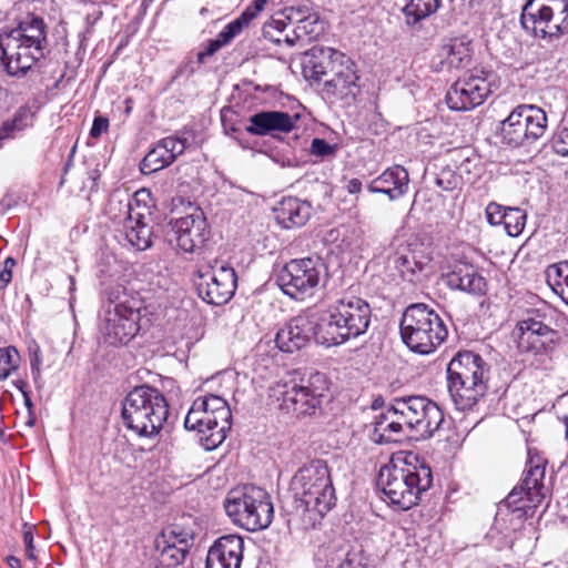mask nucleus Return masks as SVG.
I'll return each mask as SVG.
<instances>
[{
	"label": "nucleus",
	"instance_id": "f8f14e48",
	"mask_svg": "<svg viewBox=\"0 0 568 568\" xmlns=\"http://www.w3.org/2000/svg\"><path fill=\"white\" fill-rule=\"evenodd\" d=\"M327 277V266L320 257L292 260L276 276L283 293L293 300L313 295L320 283Z\"/></svg>",
	"mask_w": 568,
	"mask_h": 568
},
{
	"label": "nucleus",
	"instance_id": "a18cd8bd",
	"mask_svg": "<svg viewBox=\"0 0 568 568\" xmlns=\"http://www.w3.org/2000/svg\"><path fill=\"white\" fill-rule=\"evenodd\" d=\"M550 146L558 155L568 156V126H562L554 133Z\"/></svg>",
	"mask_w": 568,
	"mask_h": 568
},
{
	"label": "nucleus",
	"instance_id": "cd10ccee",
	"mask_svg": "<svg viewBox=\"0 0 568 568\" xmlns=\"http://www.w3.org/2000/svg\"><path fill=\"white\" fill-rule=\"evenodd\" d=\"M450 290H458L473 295H483L486 292V280L477 267L469 263H458L444 276Z\"/></svg>",
	"mask_w": 568,
	"mask_h": 568
},
{
	"label": "nucleus",
	"instance_id": "49530a36",
	"mask_svg": "<svg viewBox=\"0 0 568 568\" xmlns=\"http://www.w3.org/2000/svg\"><path fill=\"white\" fill-rule=\"evenodd\" d=\"M436 185L444 191H454L460 184V176L449 169H444L436 178Z\"/></svg>",
	"mask_w": 568,
	"mask_h": 568
},
{
	"label": "nucleus",
	"instance_id": "a211bd4d",
	"mask_svg": "<svg viewBox=\"0 0 568 568\" xmlns=\"http://www.w3.org/2000/svg\"><path fill=\"white\" fill-rule=\"evenodd\" d=\"M321 325V316L298 314L278 329L275 336L276 346L282 352L294 353L307 346L312 338L325 346V341L320 335Z\"/></svg>",
	"mask_w": 568,
	"mask_h": 568
},
{
	"label": "nucleus",
	"instance_id": "72a5a7b5",
	"mask_svg": "<svg viewBox=\"0 0 568 568\" xmlns=\"http://www.w3.org/2000/svg\"><path fill=\"white\" fill-rule=\"evenodd\" d=\"M388 265L398 271L400 277L413 283L417 273L424 270L425 264L417 260L416 253L409 245H400L389 254L387 258Z\"/></svg>",
	"mask_w": 568,
	"mask_h": 568
},
{
	"label": "nucleus",
	"instance_id": "e2e57ef3",
	"mask_svg": "<svg viewBox=\"0 0 568 568\" xmlns=\"http://www.w3.org/2000/svg\"><path fill=\"white\" fill-rule=\"evenodd\" d=\"M109 120L103 116H97L93 120L92 128L90 130L91 138H99L103 132L108 131Z\"/></svg>",
	"mask_w": 568,
	"mask_h": 568
},
{
	"label": "nucleus",
	"instance_id": "c85d7f7f",
	"mask_svg": "<svg viewBox=\"0 0 568 568\" xmlns=\"http://www.w3.org/2000/svg\"><path fill=\"white\" fill-rule=\"evenodd\" d=\"M470 43L466 37L444 38L437 53L440 63L438 70L467 67L471 60Z\"/></svg>",
	"mask_w": 568,
	"mask_h": 568
},
{
	"label": "nucleus",
	"instance_id": "ea45409f",
	"mask_svg": "<svg viewBox=\"0 0 568 568\" xmlns=\"http://www.w3.org/2000/svg\"><path fill=\"white\" fill-rule=\"evenodd\" d=\"M550 10H552L550 41H552L568 34V0H550Z\"/></svg>",
	"mask_w": 568,
	"mask_h": 568
},
{
	"label": "nucleus",
	"instance_id": "1a4fd4ad",
	"mask_svg": "<svg viewBox=\"0 0 568 568\" xmlns=\"http://www.w3.org/2000/svg\"><path fill=\"white\" fill-rule=\"evenodd\" d=\"M328 389V381L324 373L306 371L301 384L277 383L272 387V395L281 400L278 408L287 414L311 416L321 408L322 399Z\"/></svg>",
	"mask_w": 568,
	"mask_h": 568
},
{
	"label": "nucleus",
	"instance_id": "09e8293b",
	"mask_svg": "<svg viewBox=\"0 0 568 568\" xmlns=\"http://www.w3.org/2000/svg\"><path fill=\"white\" fill-rule=\"evenodd\" d=\"M196 407H203L213 414L230 406L224 398L210 394L207 396L196 398Z\"/></svg>",
	"mask_w": 568,
	"mask_h": 568
},
{
	"label": "nucleus",
	"instance_id": "58836bf2",
	"mask_svg": "<svg viewBox=\"0 0 568 568\" xmlns=\"http://www.w3.org/2000/svg\"><path fill=\"white\" fill-rule=\"evenodd\" d=\"M323 31L324 26L317 13L313 12L311 8L305 6V17L297 26H295L293 33L296 38H302L303 41H312L317 39Z\"/></svg>",
	"mask_w": 568,
	"mask_h": 568
},
{
	"label": "nucleus",
	"instance_id": "8fccbe9b",
	"mask_svg": "<svg viewBox=\"0 0 568 568\" xmlns=\"http://www.w3.org/2000/svg\"><path fill=\"white\" fill-rule=\"evenodd\" d=\"M202 409L204 408L202 407ZM201 420V407H196L195 399L185 416L184 426L186 429L197 430L199 433L204 435V428H202Z\"/></svg>",
	"mask_w": 568,
	"mask_h": 568
},
{
	"label": "nucleus",
	"instance_id": "0e129e2a",
	"mask_svg": "<svg viewBox=\"0 0 568 568\" xmlns=\"http://www.w3.org/2000/svg\"><path fill=\"white\" fill-rule=\"evenodd\" d=\"M201 420L202 428H204V435L206 436V433L214 432V427L216 426V422H212V413L209 409H202L201 408Z\"/></svg>",
	"mask_w": 568,
	"mask_h": 568
},
{
	"label": "nucleus",
	"instance_id": "7ed1b4c3",
	"mask_svg": "<svg viewBox=\"0 0 568 568\" xmlns=\"http://www.w3.org/2000/svg\"><path fill=\"white\" fill-rule=\"evenodd\" d=\"M295 509L323 518L335 505L336 494L325 460L314 459L297 469L291 480Z\"/></svg>",
	"mask_w": 568,
	"mask_h": 568
},
{
	"label": "nucleus",
	"instance_id": "6e6d98bb",
	"mask_svg": "<svg viewBox=\"0 0 568 568\" xmlns=\"http://www.w3.org/2000/svg\"><path fill=\"white\" fill-rule=\"evenodd\" d=\"M555 273L557 278L564 280V285H561L559 282H556V285L558 287H568V261H562L557 264L550 265L547 271V276L550 280L551 273Z\"/></svg>",
	"mask_w": 568,
	"mask_h": 568
},
{
	"label": "nucleus",
	"instance_id": "4d7b16f0",
	"mask_svg": "<svg viewBox=\"0 0 568 568\" xmlns=\"http://www.w3.org/2000/svg\"><path fill=\"white\" fill-rule=\"evenodd\" d=\"M286 21L284 19H272L270 22L265 23L263 27V36L267 39H270L273 42L280 43L281 40L273 37L272 31H284L286 28Z\"/></svg>",
	"mask_w": 568,
	"mask_h": 568
},
{
	"label": "nucleus",
	"instance_id": "4468645a",
	"mask_svg": "<svg viewBox=\"0 0 568 568\" xmlns=\"http://www.w3.org/2000/svg\"><path fill=\"white\" fill-rule=\"evenodd\" d=\"M493 73L473 70L458 79L446 94V103L455 111H469L481 105L491 93Z\"/></svg>",
	"mask_w": 568,
	"mask_h": 568
},
{
	"label": "nucleus",
	"instance_id": "39448f33",
	"mask_svg": "<svg viewBox=\"0 0 568 568\" xmlns=\"http://www.w3.org/2000/svg\"><path fill=\"white\" fill-rule=\"evenodd\" d=\"M399 329L403 342L413 352L423 355L433 353L448 335L442 317L423 303L406 307Z\"/></svg>",
	"mask_w": 568,
	"mask_h": 568
},
{
	"label": "nucleus",
	"instance_id": "a19ab883",
	"mask_svg": "<svg viewBox=\"0 0 568 568\" xmlns=\"http://www.w3.org/2000/svg\"><path fill=\"white\" fill-rule=\"evenodd\" d=\"M526 213L519 207H507L504 213V227L509 236H518L526 224Z\"/></svg>",
	"mask_w": 568,
	"mask_h": 568
},
{
	"label": "nucleus",
	"instance_id": "20e7f679",
	"mask_svg": "<svg viewBox=\"0 0 568 568\" xmlns=\"http://www.w3.org/2000/svg\"><path fill=\"white\" fill-rule=\"evenodd\" d=\"M121 414L129 429L141 437H153L169 417V404L158 388L141 385L125 396Z\"/></svg>",
	"mask_w": 568,
	"mask_h": 568
},
{
	"label": "nucleus",
	"instance_id": "4c0bfd02",
	"mask_svg": "<svg viewBox=\"0 0 568 568\" xmlns=\"http://www.w3.org/2000/svg\"><path fill=\"white\" fill-rule=\"evenodd\" d=\"M34 112L29 105L20 106L12 119L7 120L0 128V140L11 138L16 132H20L32 125Z\"/></svg>",
	"mask_w": 568,
	"mask_h": 568
},
{
	"label": "nucleus",
	"instance_id": "6ab92c4d",
	"mask_svg": "<svg viewBox=\"0 0 568 568\" xmlns=\"http://www.w3.org/2000/svg\"><path fill=\"white\" fill-rule=\"evenodd\" d=\"M336 58L341 62L334 64L333 73L324 80L321 92L331 103L345 101L346 104H351L359 93L356 65L345 53H335Z\"/></svg>",
	"mask_w": 568,
	"mask_h": 568
},
{
	"label": "nucleus",
	"instance_id": "f3484780",
	"mask_svg": "<svg viewBox=\"0 0 568 568\" xmlns=\"http://www.w3.org/2000/svg\"><path fill=\"white\" fill-rule=\"evenodd\" d=\"M236 286L237 276L231 266H209L204 271H199L197 294L207 304L227 303L234 295Z\"/></svg>",
	"mask_w": 568,
	"mask_h": 568
},
{
	"label": "nucleus",
	"instance_id": "79ce46f5",
	"mask_svg": "<svg viewBox=\"0 0 568 568\" xmlns=\"http://www.w3.org/2000/svg\"><path fill=\"white\" fill-rule=\"evenodd\" d=\"M19 362L20 355L14 347L0 348V379H6L12 371L17 369Z\"/></svg>",
	"mask_w": 568,
	"mask_h": 568
},
{
	"label": "nucleus",
	"instance_id": "473e14b6",
	"mask_svg": "<svg viewBox=\"0 0 568 568\" xmlns=\"http://www.w3.org/2000/svg\"><path fill=\"white\" fill-rule=\"evenodd\" d=\"M335 53L342 52L331 47L314 49L312 58L304 67L305 77L315 82L324 83L325 77L333 73L334 64L341 62L339 59H335Z\"/></svg>",
	"mask_w": 568,
	"mask_h": 568
},
{
	"label": "nucleus",
	"instance_id": "603ef678",
	"mask_svg": "<svg viewBox=\"0 0 568 568\" xmlns=\"http://www.w3.org/2000/svg\"><path fill=\"white\" fill-rule=\"evenodd\" d=\"M325 568H366L362 562V557L358 552L348 551L343 559L337 562L332 561Z\"/></svg>",
	"mask_w": 568,
	"mask_h": 568
},
{
	"label": "nucleus",
	"instance_id": "9b49d317",
	"mask_svg": "<svg viewBox=\"0 0 568 568\" xmlns=\"http://www.w3.org/2000/svg\"><path fill=\"white\" fill-rule=\"evenodd\" d=\"M546 112L534 104H520L501 121V142L510 148L530 149L547 130Z\"/></svg>",
	"mask_w": 568,
	"mask_h": 568
},
{
	"label": "nucleus",
	"instance_id": "aec40b11",
	"mask_svg": "<svg viewBox=\"0 0 568 568\" xmlns=\"http://www.w3.org/2000/svg\"><path fill=\"white\" fill-rule=\"evenodd\" d=\"M193 539V535L180 526H168L154 538V556L166 568L178 567L184 562Z\"/></svg>",
	"mask_w": 568,
	"mask_h": 568
},
{
	"label": "nucleus",
	"instance_id": "393cba45",
	"mask_svg": "<svg viewBox=\"0 0 568 568\" xmlns=\"http://www.w3.org/2000/svg\"><path fill=\"white\" fill-rule=\"evenodd\" d=\"M298 116L283 111H260L248 118L246 132L257 136H276V132L288 133L295 128Z\"/></svg>",
	"mask_w": 568,
	"mask_h": 568
},
{
	"label": "nucleus",
	"instance_id": "0eeeda50",
	"mask_svg": "<svg viewBox=\"0 0 568 568\" xmlns=\"http://www.w3.org/2000/svg\"><path fill=\"white\" fill-rule=\"evenodd\" d=\"M528 455L523 480L513 488L504 503L514 531L517 529V524L520 525L525 519L532 517L547 493L544 486L545 462L538 455H531L530 450Z\"/></svg>",
	"mask_w": 568,
	"mask_h": 568
},
{
	"label": "nucleus",
	"instance_id": "ddd939ff",
	"mask_svg": "<svg viewBox=\"0 0 568 568\" xmlns=\"http://www.w3.org/2000/svg\"><path fill=\"white\" fill-rule=\"evenodd\" d=\"M399 418H403L407 436L427 439L439 429L444 414L438 405L424 396L397 398Z\"/></svg>",
	"mask_w": 568,
	"mask_h": 568
},
{
	"label": "nucleus",
	"instance_id": "774afa93",
	"mask_svg": "<svg viewBox=\"0 0 568 568\" xmlns=\"http://www.w3.org/2000/svg\"><path fill=\"white\" fill-rule=\"evenodd\" d=\"M22 396H23L24 406L27 407L28 413L34 412V405L32 403L30 392L28 389H22Z\"/></svg>",
	"mask_w": 568,
	"mask_h": 568
},
{
	"label": "nucleus",
	"instance_id": "4be33fe9",
	"mask_svg": "<svg viewBox=\"0 0 568 568\" xmlns=\"http://www.w3.org/2000/svg\"><path fill=\"white\" fill-rule=\"evenodd\" d=\"M189 146L186 138L170 135L160 140L140 163L143 174H151L171 165Z\"/></svg>",
	"mask_w": 568,
	"mask_h": 568
},
{
	"label": "nucleus",
	"instance_id": "423d86ee",
	"mask_svg": "<svg viewBox=\"0 0 568 568\" xmlns=\"http://www.w3.org/2000/svg\"><path fill=\"white\" fill-rule=\"evenodd\" d=\"M223 506L232 523L248 531L266 529L274 518L271 496L255 485L230 490Z\"/></svg>",
	"mask_w": 568,
	"mask_h": 568
},
{
	"label": "nucleus",
	"instance_id": "f704fd0d",
	"mask_svg": "<svg viewBox=\"0 0 568 568\" xmlns=\"http://www.w3.org/2000/svg\"><path fill=\"white\" fill-rule=\"evenodd\" d=\"M443 0H409L403 9L405 24L413 30H420V22L436 13Z\"/></svg>",
	"mask_w": 568,
	"mask_h": 568
},
{
	"label": "nucleus",
	"instance_id": "c9c22d12",
	"mask_svg": "<svg viewBox=\"0 0 568 568\" xmlns=\"http://www.w3.org/2000/svg\"><path fill=\"white\" fill-rule=\"evenodd\" d=\"M216 422V426L214 427V432L207 434L205 437H202L201 440H204L203 445L205 449L211 450L221 445L226 438V433L231 429V420L232 413L231 408L226 407L216 413L212 414V422Z\"/></svg>",
	"mask_w": 568,
	"mask_h": 568
},
{
	"label": "nucleus",
	"instance_id": "338daca9",
	"mask_svg": "<svg viewBox=\"0 0 568 568\" xmlns=\"http://www.w3.org/2000/svg\"><path fill=\"white\" fill-rule=\"evenodd\" d=\"M346 190L351 194H356L362 191V182L358 179H352L346 184Z\"/></svg>",
	"mask_w": 568,
	"mask_h": 568
},
{
	"label": "nucleus",
	"instance_id": "7c9ffc66",
	"mask_svg": "<svg viewBox=\"0 0 568 568\" xmlns=\"http://www.w3.org/2000/svg\"><path fill=\"white\" fill-rule=\"evenodd\" d=\"M311 214V204L297 197H284L275 207L276 221L284 229L303 226Z\"/></svg>",
	"mask_w": 568,
	"mask_h": 568
},
{
	"label": "nucleus",
	"instance_id": "c03bdc74",
	"mask_svg": "<svg viewBox=\"0 0 568 568\" xmlns=\"http://www.w3.org/2000/svg\"><path fill=\"white\" fill-rule=\"evenodd\" d=\"M244 27L241 22L235 19L227 23L216 36V41L221 44V47H225L230 44L233 39L239 36L243 31Z\"/></svg>",
	"mask_w": 568,
	"mask_h": 568
},
{
	"label": "nucleus",
	"instance_id": "052dcab7",
	"mask_svg": "<svg viewBox=\"0 0 568 568\" xmlns=\"http://www.w3.org/2000/svg\"><path fill=\"white\" fill-rule=\"evenodd\" d=\"M221 44L216 41V39H211L207 42V45L204 50L199 51L196 54V60L200 64L205 63L209 57H212L215 52L222 49Z\"/></svg>",
	"mask_w": 568,
	"mask_h": 568
},
{
	"label": "nucleus",
	"instance_id": "de8ad7c7",
	"mask_svg": "<svg viewBox=\"0 0 568 568\" xmlns=\"http://www.w3.org/2000/svg\"><path fill=\"white\" fill-rule=\"evenodd\" d=\"M337 146L332 145L326 142L324 139L315 138L312 140L310 153L314 156L326 159L329 156H334L336 153Z\"/></svg>",
	"mask_w": 568,
	"mask_h": 568
},
{
	"label": "nucleus",
	"instance_id": "bb28decb",
	"mask_svg": "<svg viewBox=\"0 0 568 568\" xmlns=\"http://www.w3.org/2000/svg\"><path fill=\"white\" fill-rule=\"evenodd\" d=\"M447 378L459 385L465 379L488 378L489 367L485 361L474 352H459L447 366Z\"/></svg>",
	"mask_w": 568,
	"mask_h": 568
},
{
	"label": "nucleus",
	"instance_id": "5fc2aeb1",
	"mask_svg": "<svg viewBox=\"0 0 568 568\" xmlns=\"http://www.w3.org/2000/svg\"><path fill=\"white\" fill-rule=\"evenodd\" d=\"M507 212V207L490 202L486 207L487 221L491 225L504 224V213Z\"/></svg>",
	"mask_w": 568,
	"mask_h": 568
},
{
	"label": "nucleus",
	"instance_id": "2f4dec72",
	"mask_svg": "<svg viewBox=\"0 0 568 568\" xmlns=\"http://www.w3.org/2000/svg\"><path fill=\"white\" fill-rule=\"evenodd\" d=\"M45 30L47 26L43 19L33 13H29L18 22L17 28L0 32V36L17 38V40L28 42V45L44 48L47 43Z\"/></svg>",
	"mask_w": 568,
	"mask_h": 568
},
{
	"label": "nucleus",
	"instance_id": "13d9d810",
	"mask_svg": "<svg viewBox=\"0 0 568 568\" xmlns=\"http://www.w3.org/2000/svg\"><path fill=\"white\" fill-rule=\"evenodd\" d=\"M16 266V260L11 256L7 257L3 262V267L0 271V290L6 288L12 280V270Z\"/></svg>",
	"mask_w": 568,
	"mask_h": 568
},
{
	"label": "nucleus",
	"instance_id": "b1692460",
	"mask_svg": "<svg viewBox=\"0 0 568 568\" xmlns=\"http://www.w3.org/2000/svg\"><path fill=\"white\" fill-rule=\"evenodd\" d=\"M551 16L550 0H527L521 8L520 24L535 38L550 41Z\"/></svg>",
	"mask_w": 568,
	"mask_h": 568
},
{
	"label": "nucleus",
	"instance_id": "680f3d73",
	"mask_svg": "<svg viewBox=\"0 0 568 568\" xmlns=\"http://www.w3.org/2000/svg\"><path fill=\"white\" fill-rule=\"evenodd\" d=\"M405 429H406V426H405L403 418L393 417L390 419L389 425L386 427L385 434H388L389 436L397 437L399 439L400 435H407L405 433Z\"/></svg>",
	"mask_w": 568,
	"mask_h": 568
},
{
	"label": "nucleus",
	"instance_id": "e433bc0d",
	"mask_svg": "<svg viewBox=\"0 0 568 568\" xmlns=\"http://www.w3.org/2000/svg\"><path fill=\"white\" fill-rule=\"evenodd\" d=\"M398 410L399 409L397 408V398H395L394 403L388 407L386 412H382L374 417V427L373 433L371 434V439H373L377 444H387L398 440L397 437L385 434L386 427L389 425L390 419L393 417H399Z\"/></svg>",
	"mask_w": 568,
	"mask_h": 568
},
{
	"label": "nucleus",
	"instance_id": "9d476101",
	"mask_svg": "<svg viewBox=\"0 0 568 568\" xmlns=\"http://www.w3.org/2000/svg\"><path fill=\"white\" fill-rule=\"evenodd\" d=\"M119 206L122 212V233L130 245L139 251L149 248L152 244V203L151 192L146 189L136 191L129 196L126 202L110 199L108 204V213Z\"/></svg>",
	"mask_w": 568,
	"mask_h": 568
},
{
	"label": "nucleus",
	"instance_id": "2eb2a0df",
	"mask_svg": "<svg viewBox=\"0 0 568 568\" xmlns=\"http://www.w3.org/2000/svg\"><path fill=\"white\" fill-rule=\"evenodd\" d=\"M516 327L519 332L517 345L524 353L546 354L558 341V332L550 327L547 314L541 310H528Z\"/></svg>",
	"mask_w": 568,
	"mask_h": 568
},
{
	"label": "nucleus",
	"instance_id": "3c124183",
	"mask_svg": "<svg viewBox=\"0 0 568 568\" xmlns=\"http://www.w3.org/2000/svg\"><path fill=\"white\" fill-rule=\"evenodd\" d=\"M202 409L204 408L202 407ZM201 420V407H196L195 399L185 416L184 426L186 429L197 430L199 433L204 435V428H202Z\"/></svg>",
	"mask_w": 568,
	"mask_h": 568
},
{
	"label": "nucleus",
	"instance_id": "f03ea898",
	"mask_svg": "<svg viewBox=\"0 0 568 568\" xmlns=\"http://www.w3.org/2000/svg\"><path fill=\"white\" fill-rule=\"evenodd\" d=\"M320 316V335L325 347H333L364 335L371 324L372 310L364 298L344 293Z\"/></svg>",
	"mask_w": 568,
	"mask_h": 568
},
{
	"label": "nucleus",
	"instance_id": "864d4df0",
	"mask_svg": "<svg viewBox=\"0 0 568 568\" xmlns=\"http://www.w3.org/2000/svg\"><path fill=\"white\" fill-rule=\"evenodd\" d=\"M266 0H254L236 19L245 28L264 9Z\"/></svg>",
	"mask_w": 568,
	"mask_h": 568
},
{
	"label": "nucleus",
	"instance_id": "dca6fc26",
	"mask_svg": "<svg viewBox=\"0 0 568 568\" xmlns=\"http://www.w3.org/2000/svg\"><path fill=\"white\" fill-rule=\"evenodd\" d=\"M209 236L206 217L200 207H191L185 216L171 220L166 232L169 243H175L185 253L202 248Z\"/></svg>",
	"mask_w": 568,
	"mask_h": 568
},
{
	"label": "nucleus",
	"instance_id": "bf43d9fd",
	"mask_svg": "<svg viewBox=\"0 0 568 568\" xmlns=\"http://www.w3.org/2000/svg\"><path fill=\"white\" fill-rule=\"evenodd\" d=\"M282 16L287 20L288 23L297 26L300 21L305 17L304 7H287L282 11Z\"/></svg>",
	"mask_w": 568,
	"mask_h": 568
},
{
	"label": "nucleus",
	"instance_id": "a878e982",
	"mask_svg": "<svg viewBox=\"0 0 568 568\" xmlns=\"http://www.w3.org/2000/svg\"><path fill=\"white\" fill-rule=\"evenodd\" d=\"M409 174L402 165H393L383 171L371 181L367 189L372 193L387 195L390 201H396L408 192Z\"/></svg>",
	"mask_w": 568,
	"mask_h": 568
},
{
	"label": "nucleus",
	"instance_id": "6e6552de",
	"mask_svg": "<svg viewBox=\"0 0 568 568\" xmlns=\"http://www.w3.org/2000/svg\"><path fill=\"white\" fill-rule=\"evenodd\" d=\"M109 304L106 305L101 324V332L105 343L118 346L128 344L139 332L142 302L128 297L121 300V287L106 290Z\"/></svg>",
	"mask_w": 568,
	"mask_h": 568
},
{
	"label": "nucleus",
	"instance_id": "f257e3e1",
	"mask_svg": "<svg viewBox=\"0 0 568 568\" xmlns=\"http://www.w3.org/2000/svg\"><path fill=\"white\" fill-rule=\"evenodd\" d=\"M389 463L381 467L377 487L385 499L402 510L416 506L433 485L430 467L425 462Z\"/></svg>",
	"mask_w": 568,
	"mask_h": 568
},
{
	"label": "nucleus",
	"instance_id": "412c9836",
	"mask_svg": "<svg viewBox=\"0 0 568 568\" xmlns=\"http://www.w3.org/2000/svg\"><path fill=\"white\" fill-rule=\"evenodd\" d=\"M28 44L17 38L0 36V62L9 75H24L43 57L44 48Z\"/></svg>",
	"mask_w": 568,
	"mask_h": 568
},
{
	"label": "nucleus",
	"instance_id": "c756f323",
	"mask_svg": "<svg viewBox=\"0 0 568 568\" xmlns=\"http://www.w3.org/2000/svg\"><path fill=\"white\" fill-rule=\"evenodd\" d=\"M488 378H469L459 385L447 378V388L452 400L459 410L471 409L487 392Z\"/></svg>",
	"mask_w": 568,
	"mask_h": 568
},
{
	"label": "nucleus",
	"instance_id": "69168bd1",
	"mask_svg": "<svg viewBox=\"0 0 568 568\" xmlns=\"http://www.w3.org/2000/svg\"><path fill=\"white\" fill-rule=\"evenodd\" d=\"M75 151H77V144H74L70 151V154L64 163V166H63V174H62V178H61V184L64 183V175L69 172V170L72 168L73 165V158H74V154H75Z\"/></svg>",
	"mask_w": 568,
	"mask_h": 568
},
{
	"label": "nucleus",
	"instance_id": "37998d69",
	"mask_svg": "<svg viewBox=\"0 0 568 568\" xmlns=\"http://www.w3.org/2000/svg\"><path fill=\"white\" fill-rule=\"evenodd\" d=\"M28 355L30 359V367L33 381L37 385H40L41 382V365H42V354L39 344L36 341H32L28 345Z\"/></svg>",
	"mask_w": 568,
	"mask_h": 568
},
{
	"label": "nucleus",
	"instance_id": "5701e85b",
	"mask_svg": "<svg viewBox=\"0 0 568 568\" xmlns=\"http://www.w3.org/2000/svg\"><path fill=\"white\" fill-rule=\"evenodd\" d=\"M243 550L244 540L241 536H221L207 551L205 568H241Z\"/></svg>",
	"mask_w": 568,
	"mask_h": 568
}]
</instances>
